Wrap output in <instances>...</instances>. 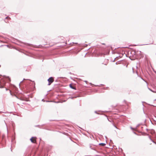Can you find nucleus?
<instances>
[{
	"label": "nucleus",
	"mask_w": 156,
	"mask_h": 156,
	"mask_svg": "<svg viewBox=\"0 0 156 156\" xmlns=\"http://www.w3.org/2000/svg\"><path fill=\"white\" fill-rule=\"evenodd\" d=\"M99 145L103 146H104L105 145V143H101L99 144Z\"/></svg>",
	"instance_id": "5"
},
{
	"label": "nucleus",
	"mask_w": 156,
	"mask_h": 156,
	"mask_svg": "<svg viewBox=\"0 0 156 156\" xmlns=\"http://www.w3.org/2000/svg\"><path fill=\"white\" fill-rule=\"evenodd\" d=\"M7 80H9V81L11 80L10 78L8 77L3 76L0 79V88H2L4 87L6 83V81Z\"/></svg>",
	"instance_id": "1"
},
{
	"label": "nucleus",
	"mask_w": 156,
	"mask_h": 156,
	"mask_svg": "<svg viewBox=\"0 0 156 156\" xmlns=\"http://www.w3.org/2000/svg\"><path fill=\"white\" fill-rule=\"evenodd\" d=\"M4 137V136L3 135L2 136V138H3Z\"/></svg>",
	"instance_id": "8"
},
{
	"label": "nucleus",
	"mask_w": 156,
	"mask_h": 156,
	"mask_svg": "<svg viewBox=\"0 0 156 156\" xmlns=\"http://www.w3.org/2000/svg\"><path fill=\"white\" fill-rule=\"evenodd\" d=\"M153 142H154V144H156V142H154V141H153Z\"/></svg>",
	"instance_id": "9"
},
{
	"label": "nucleus",
	"mask_w": 156,
	"mask_h": 156,
	"mask_svg": "<svg viewBox=\"0 0 156 156\" xmlns=\"http://www.w3.org/2000/svg\"><path fill=\"white\" fill-rule=\"evenodd\" d=\"M1 113V112H0V113Z\"/></svg>",
	"instance_id": "13"
},
{
	"label": "nucleus",
	"mask_w": 156,
	"mask_h": 156,
	"mask_svg": "<svg viewBox=\"0 0 156 156\" xmlns=\"http://www.w3.org/2000/svg\"><path fill=\"white\" fill-rule=\"evenodd\" d=\"M10 92H11V91H10ZM11 95H12V94H11Z\"/></svg>",
	"instance_id": "10"
},
{
	"label": "nucleus",
	"mask_w": 156,
	"mask_h": 156,
	"mask_svg": "<svg viewBox=\"0 0 156 156\" xmlns=\"http://www.w3.org/2000/svg\"><path fill=\"white\" fill-rule=\"evenodd\" d=\"M142 57V56L141 55V56H140V57Z\"/></svg>",
	"instance_id": "11"
},
{
	"label": "nucleus",
	"mask_w": 156,
	"mask_h": 156,
	"mask_svg": "<svg viewBox=\"0 0 156 156\" xmlns=\"http://www.w3.org/2000/svg\"><path fill=\"white\" fill-rule=\"evenodd\" d=\"M6 19H10V18L9 17L7 16L6 18Z\"/></svg>",
	"instance_id": "6"
},
{
	"label": "nucleus",
	"mask_w": 156,
	"mask_h": 156,
	"mask_svg": "<svg viewBox=\"0 0 156 156\" xmlns=\"http://www.w3.org/2000/svg\"><path fill=\"white\" fill-rule=\"evenodd\" d=\"M69 87L73 89L76 90V88L74 85L73 84H70L69 85Z\"/></svg>",
	"instance_id": "4"
},
{
	"label": "nucleus",
	"mask_w": 156,
	"mask_h": 156,
	"mask_svg": "<svg viewBox=\"0 0 156 156\" xmlns=\"http://www.w3.org/2000/svg\"><path fill=\"white\" fill-rule=\"evenodd\" d=\"M155 146L156 145H154V149H155L156 148Z\"/></svg>",
	"instance_id": "7"
},
{
	"label": "nucleus",
	"mask_w": 156,
	"mask_h": 156,
	"mask_svg": "<svg viewBox=\"0 0 156 156\" xmlns=\"http://www.w3.org/2000/svg\"><path fill=\"white\" fill-rule=\"evenodd\" d=\"M48 85H50L52 82H54V79L53 77H50L48 79Z\"/></svg>",
	"instance_id": "2"
},
{
	"label": "nucleus",
	"mask_w": 156,
	"mask_h": 156,
	"mask_svg": "<svg viewBox=\"0 0 156 156\" xmlns=\"http://www.w3.org/2000/svg\"><path fill=\"white\" fill-rule=\"evenodd\" d=\"M115 126V127H116V128H117Z\"/></svg>",
	"instance_id": "12"
},
{
	"label": "nucleus",
	"mask_w": 156,
	"mask_h": 156,
	"mask_svg": "<svg viewBox=\"0 0 156 156\" xmlns=\"http://www.w3.org/2000/svg\"><path fill=\"white\" fill-rule=\"evenodd\" d=\"M36 137H33L30 139V140L32 143H36Z\"/></svg>",
	"instance_id": "3"
}]
</instances>
